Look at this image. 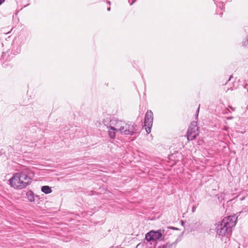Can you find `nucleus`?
<instances>
[{"mask_svg":"<svg viewBox=\"0 0 248 248\" xmlns=\"http://www.w3.org/2000/svg\"><path fill=\"white\" fill-rule=\"evenodd\" d=\"M122 128L123 129L121 130L120 132L121 134L134 135L137 133V125L132 123H127L124 122Z\"/></svg>","mask_w":248,"mask_h":248,"instance_id":"obj_3","label":"nucleus"},{"mask_svg":"<svg viewBox=\"0 0 248 248\" xmlns=\"http://www.w3.org/2000/svg\"><path fill=\"white\" fill-rule=\"evenodd\" d=\"M214 1L215 3L216 4L217 7L216 10V13L217 15H219L221 16L223 14V9H224V2L222 0H213Z\"/></svg>","mask_w":248,"mask_h":248,"instance_id":"obj_8","label":"nucleus"},{"mask_svg":"<svg viewBox=\"0 0 248 248\" xmlns=\"http://www.w3.org/2000/svg\"><path fill=\"white\" fill-rule=\"evenodd\" d=\"M124 124V121H119L116 119H112L110 121V125L115 129L117 132H120L123 128L122 125Z\"/></svg>","mask_w":248,"mask_h":248,"instance_id":"obj_7","label":"nucleus"},{"mask_svg":"<svg viewBox=\"0 0 248 248\" xmlns=\"http://www.w3.org/2000/svg\"><path fill=\"white\" fill-rule=\"evenodd\" d=\"M41 191L45 194H49L52 192V190L49 186H42Z\"/></svg>","mask_w":248,"mask_h":248,"instance_id":"obj_11","label":"nucleus"},{"mask_svg":"<svg viewBox=\"0 0 248 248\" xmlns=\"http://www.w3.org/2000/svg\"><path fill=\"white\" fill-rule=\"evenodd\" d=\"M194 126H197V123L195 122H193L191 123V125L189 127H193Z\"/></svg>","mask_w":248,"mask_h":248,"instance_id":"obj_12","label":"nucleus"},{"mask_svg":"<svg viewBox=\"0 0 248 248\" xmlns=\"http://www.w3.org/2000/svg\"><path fill=\"white\" fill-rule=\"evenodd\" d=\"M8 55V52H3L2 54V57L4 59Z\"/></svg>","mask_w":248,"mask_h":248,"instance_id":"obj_13","label":"nucleus"},{"mask_svg":"<svg viewBox=\"0 0 248 248\" xmlns=\"http://www.w3.org/2000/svg\"><path fill=\"white\" fill-rule=\"evenodd\" d=\"M108 134L109 137L111 139H115L116 137V133L117 131L110 125L108 127Z\"/></svg>","mask_w":248,"mask_h":248,"instance_id":"obj_10","label":"nucleus"},{"mask_svg":"<svg viewBox=\"0 0 248 248\" xmlns=\"http://www.w3.org/2000/svg\"><path fill=\"white\" fill-rule=\"evenodd\" d=\"M237 217L235 215L225 217L217 227V233L225 236L232 232V228L235 226Z\"/></svg>","mask_w":248,"mask_h":248,"instance_id":"obj_2","label":"nucleus"},{"mask_svg":"<svg viewBox=\"0 0 248 248\" xmlns=\"http://www.w3.org/2000/svg\"><path fill=\"white\" fill-rule=\"evenodd\" d=\"M229 108L232 110V111H234L235 110V108H233L232 107H231V106H229Z\"/></svg>","mask_w":248,"mask_h":248,"instance_id":"obj_16","label":"nucleus"},{"mask_svg":"<svg viewBox=\"0 0 248 248\" xmlns=\"http://www.w3.org/2000/svg\"><path fill=\"white\" fill-rule=\"evenodd\" d=\"M199 108H198V110L197 111V115H196V117H197V116H198V113H199Z\"/></svg>","mask_w":248,"mask_h":248,"instance_id":"obj_18","label":"nucleus"},{"mask_svg":"<svg viewBox=\"0 0 248 248\" xmlns=\"http://www.w3.org/2000/svg\"><path fill=\"white\" fill-rule=\"evenodd\" d=\"M110 7H108V9H107V10H108V11H110Z\"/></svg>","mask_w":248,"mask_h":248,"instance_id":"obj_19","label":"nucleus"},{"mask_svg":"<svg viewBox=\"0 0 248 248\" xmlns=\"http://www.w3.org/2000/svg\"><path fill=\"white\" fill-rule=\"evenodd\" d=\"M174 244V243H172L170 244H167L166 245V247H168V248H170V247H171Z\"/></svg>","mask_w":248,"mask_h":248,"instance_id":"obj_14","label":"nucleus"},{"mask_svg":"<svg viewBox=\"0 0 248 248\" xmlns=\"http://www.w3.org/2000/svg\"><path fill=\"white\" fill-rule=\"evenodd\" d=\"M130 5L133 4L136 1V0H128Z\"/></svg>","mask_w":248,"mask_h":248,"instance_id":"obj_15","label":"nucleus"},{"mask_svg":"<svg viewBox=\"0 0 248 248\" xmlns=\"http://www.w3.org/2000/svg\"><path fill=\"white\" fill-rule=\"evenodd\" d=\"M187 134V140H194L199 135L198 127L197 126L189 127Z\"/></svg>","mask_w":248,"mask_h":248,"instance_id":"obj_6","label":"nucleus"},{"mask_svg":"<svg viewBox=\"0 0 248 248\" xmlns=\"http://www.w3.org/2000/svg\"><path fill=\"white\" fill-rule=\"evenodd\" d=\"M192 211H193V212H194V208H193V209H192Z\"/></svg>","mask_w":248,"mask_h":248,"instance_id":"obj_20","label":"nucleus"},{"mask_svg":"<svg viewBox=\"0 0 248 248\" xmlns=\"http://www.w3.org/2000/svg\"><path fill=\"white\" fill-rule=\"evenodd\" d=\"M153 122V113L150 110H148L146 113L144 119V126L146 132L149 134L151 132V127L152 126Z\"/></svg>","mask_w":248,"mask_h":248,"instance_id":"obj_5","label":"nucleus"},{"mask_svg":"<svg viewBox=\"0 0 248 248\" xmlns=\"http://www.w3.org/2000/svg\"><path fill=\"white\" fill-rule=\"evenodd\" d=\"M108 3L110 4V1H108Z\"/></svg>","mask_w":248,"mask_h":248,"instance_id":"obj_21","label":"nucleus"},{"mask_svg":"<svg viewBox=\"0 0 248 248\" xmlns=\"http://www.w3.org/2000/svg\"><path fill=\"white\" fill-rule=\"evenodd\" d=\"M5 0H0V5L4 2Z\"/></svg>","mask_w":248,"mask_h":248,"instance_id":"obj_17","label":"nucleus"},{"mask_svg":"<svg viewBox=\"0 0 248 248\" xmlns=\"http://www.w3.org/2000/svg\"><path fill=\"white\" fill-rule=\"evenodd\" d=\"M163 236L161 230L154 231L152 230L147 233L145 235V239L148 242L151 241L162 240Z\"/></svg>","mask_w":248,"mask_h":248,"instance_id":"obj_4","label":"nucleus"},{"mask_svg":"<svg viewBox=\"0 0 248 248\" xmlns=\"http://www.w3.org/2000/svg\"><path fill=\"white\" fill-rule=\"evenodd\" d=\"M34 174L29 168H25L21 171L14 174L9 181L15 188L21 189L30 185Z\"/></svg>","mask_w":248,"mask_h":248,"instance_id":"obj_1","label":"nucleus"},{"mask_svg":"<svg viewBox=\"0 0 248 248\" xmlns=\"http://www.w3.org/2000/svg\"><path fill=\"white\" fill-rule=\"evenodd\" d=\"M26 196L30 202H34L35 201V197L38 198L37 195L35 196L34 193L31 190H29L26 193Z\"/></svg>","mask_w":248,"mask_h":248,"instance_id":"obj_9","label":"nucleus"}]
</instances>
